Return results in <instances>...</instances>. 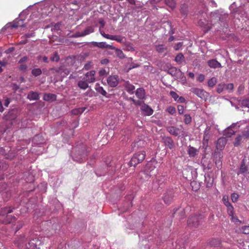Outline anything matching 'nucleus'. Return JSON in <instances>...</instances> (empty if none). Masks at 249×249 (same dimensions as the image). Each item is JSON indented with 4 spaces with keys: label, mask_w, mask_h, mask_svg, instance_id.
Returning a JSON list of instances; mask_svg holds the SVG:
<instances>
[{
    "label": "nucleus",
    "mask_w": 249,
    "mask_h": 249,
    "mask_svg": "<svg viewBox=\"0 0 249 249\" xmlns=\"http://www.w3.org/2000/svg\"><path fill=\"white\" fill-rule=\"evenodd\" d=\"M170 95L176 101L178 100L179 97V96L178 95V94L174 91H171L170 92Z\"/></svg>",
    "instance_id": "48"
},
{
    "label": "nucleus",
    "mask_w": 249,
    "mask_h": 249,
    "mask_svg": "<svg viewBox=\"0 0 249 249\" xmlns=\"http://www.w3.org/2000/svg\"><path fill=\"white\" fill-rule=\"evenodd\" d=\"M210 139V128H207L204 132L203 141L204 142H208Z\"/></svg>",
    "instance_id": "26"
},
{
    "label": "nucleus",
    "mask_w": 249,
    "mask_h": 249,
    "mask_svg": "<svg viewBox=\"0 0 249 249\" xmlns=\"http://www.w3.org/2000/svg\"><path fill=\"white\" fill-rule=\"evenodd\" d=\"M99 24H101V26L100 27H101V29L103 28L104 27L105 25V21L104 20V19L103 18H100L99 19Z\"/></svg>",
    "instance_id": "63"
},
{
    "label": "nucleus",
    "mask_w": 249,
    "mask_h": 249,
    "mask_svg": "<svg viewBox=\"0 0 249 249\" xmlns=\"http://www.w3.org/2000/svg\"><path fill=\"white\" fill-rule=\"evenodd\" d=\"M94 32V28L92 26H88L86 29L82 32L83 35L86 36L88 35H89L90 33H92Z\"/></svg>",
    "instance_id": "33"
},
{
    "label": "nucleus",
    "mask_w": 249,
    "mask_h": 249,
    "mask_svg": "<svg viewBox=\"0 0 249 249\" xmlns=\"http://www.w3.org/2000/svg\"><path fill=\"white\" fill-rule=\"evenodd\" d=\"M236 126V124H232L231 126L224 130V135L226 137H231L232 135H234L236 132V130L234 129Z\"/></svg>",
    "instance_id": "9"
},
{
    "label": "nucleus",
    "mask_w": 249,
    "mask_h": 249,
    "mask_svg": "<svg viewBox=\"0 0 249 249\" xmlns=\"http://www.w3.org/2000/svg\"><path fill=\"white\" fill-rule=\"evenodd\" d=\"M92 44L95 46L99 48L104 49V48H108L110 49H115V47L112 45H108L106 44L105 42H92Z\"/></svg>",
    "instance_id": "10"
},
{
    "label": "nucleus",
    "mask_w": 249,
    "mask_h": 249,
    "mask_svg": "<svg viewBox=\"0 0 249 249\" xmlns=\"http://www.w3.org/2000/svg\"><path fill=\"white\" fill-rule=\"evenodd\" d=\"M187 7L185 5H183L180 8V12L184 16H186L187 15Z\"/></svg>",
    "instance_id": "51"
},
{
    "label": "nucleus",
    "mask_w": 249,
    "mask_h": 249,
    "mask_svg": "<svg viewBox=\"0 0 249 249\" xmlns=\"http://www.w3.org/2000/svg\"><path fill=\"white\" fill-rule=\"evenodd\" d=\"M242 230L244 234H249V226H245L242 227Z\"/></svg>",
    "instance_id": "52"
},
{
    "label": "nucleus",
    "mask_w": 249,
    "mask_h": 249,
    "mask_svg": "<svg viewBox=\"0 0 249 249\" xmlns=\"http://www.w3.org/2000/svg\"><path fill=\"white\" fill-rule=\"evenodd\" d=\"M146 152L144 151H139L135 153L130 160V166L135 167L138 164L141 163L145 159Z\"/></svg>",
    "instance_id": "2"
},
{
    "label": "nucleus",
    "mask_w": 249,
    "mask_h": 249,
    "mask_svg": "<svg viewBox=\"0 0 249 249\" xmlns=\"http://www.w3.org/2000/svg\"><path fill=\"white\" fill-rule=\"evenodd\" d=\"M43 100L46 101L52 102L56 100V95L53 93H45L43 96Z\"/></svg>",
    "instance_id": "15"
},
{
    "label": "nucleus",
    "mask_w": 249,
    "mask_h": 249,
    "mask_svg": "<svg viewBox=\"0 0 249 249\" xmlns=\"http://www.w3.org/2000/svg\"><path fill=\"white\" fill-rule=\"evenodd\" d=\"M239 198V195L235 193L231 194V199L233 202H236Z\"/></svg>",
    "instance_id": "46"
},
{
    "label": "nucleus",
    "mask_w": 249,
    "mask_h": 249,
    "mask_svg": "<svg viewBox=\"0 0 249 249\" xmlns=\"http://www.w3.org/2000/svg\"><path fill=\"white\" fill-rule=\"evenodd\" d=\"M225 89H226L228 90H229L230 91L232 90V89H233V84L232 83H229L226 85Z\"/></svg>",
    "instance_id": "57"
},
{
    "label": "nucleus",
    "mask_w": 249,
    "mask_h": 249,
    "mask_svg": "<svg viewBox=\"0 0 249 249\" xmlns=\"http://www.w3.org/2000/svg\"><path fill=\"white\" fill-rule=\"evenodd\" d=\"M207 63L208 66L211 68L216 69L222 67L221 64L216 59H211Z\"/></svg>",
    "instance_id": "14"
},
{
    "label": "nucleus",
    "mask_w": 249,
    "mask_h": 249,
    "mask_svg": "<svg viewBox=\"0 0 249 249\" xmlns=\"http://www.w3.org/2000/svg\"><path fill=\"white\" fill-rule=\"evenodd\" d=\"M139 66V65L134 63H132L130 65V67L128 68V71H129L132 69L137 68Z\"/></svg>",
    "instance_id": "61"
},
{
    "label": "nucleus",
    "mask_w": 249,
    "mask_h": 249,
    "mask_svg": "<svg viewBox=\"0 0 249 249\" xmlns=\"http://www.w3.org/2000/svg\"><path fill=\"white\" fill-rule=\"evenodd\" d=\"M172 199L173 196L171 194H167L165 195V196H163V200L165 203L166 204H170L171 203Z\"/></svg>",
    "instance_id": "25"
},
{
    "label": "nucleus",
    "mask_w": 249,
    "mask_h": 249,
    "mask_svg": "<svg viewBox=\"0 0 249 249\" xmlns=\"http://www.w3.org/2000/svg\"><path fill=\"white\" fill-rule=\"evenodd\" d=\"M24 224L23 221H18L17 223V227H16L17 231L20 230L23 226Z\"/></svg>",
    "instance_id": "53"
},
{
    "label": "nucleus",
    "mask_w": 249,
    "mask_h": 249,
    "mask_svg": "<svg viewBox=\"0 0 249 249\" xmlns=\"http://www.w3.org/2000/svg\"><path fill=\"white\" fill-rule=\"evenodd\" d=\"M191 91L202 99H205L207 96V92L201 89L196 88H192Z\"/></svg>",
    "instance_id": "5"
},
{
    "label": "nucleus",
    "mask_w": 249,
    "mask_h": 249,
    "mask_svg": "<svg viewBox=\"0 0 249 249\" xmlns=\"http://www.w3.org/2000/svg\"><path fill=\"white\" fill-rule=\"evenodd\" d=\"M204 218V215L201 214L192 215L188 218V225L190 227L196 228L202 223Z\"/></svg>",
    "instance_id": "3"
},
{
    "label": "nucleus",
    "mask_w": 249,
    "mask_h": 249,
    "mask_svg": "<svg viewBox=\"0 0 249 249\" xmlns=\"http://www.w3.org/2000/svg\"><path fill=\"white\" fill-rule=\"evenodd\" d=\"M119 78L117 75H112L108 76L107 83L111 87H116L119 84Z\"/></svg>",
    "instance_id": "6"
},
{
    "label": "nucleus",
    "mask_w": 249,
    "mask_h": 249,
    "mask_svg": "<svg viewBox=\"0 0 249 249\" xmlns=\"http://www.w3.org/2000/svg\"><path fill=\"white\" fill-rule=\"evenodd\" d=\"M25 240V237H22L20 239H19L18 240L16 241V244H18V246L19 247L20 246V245L23 243Z\"/></svg>",
    "instance_id": "56"
},
{
    "label": "nucleus",
    "mask_w": 249,
    "mask_h": 249,
    "mask_svg": "<svg viewBox=\"0 0 249 249\" xmlns=\"http://www.w3.org/2000/svg\"><path fill=\"white\" fill-rule=\"evenodd\" d=\"M129 100H131L132 101L133 103L137 106H140L141 105L142 102L139 100H136L134 98L130 97L129 99Z\"/></svg>",
    "instance_id": "50"
},
{
    "label": "nucleus",
    "mask_w": 249,
    "mask_h": 249,
    "mask_svg": "<svg viewBox=\"0 0 249 249\" xmlns=\"http://www.w3.org/2000/svg\"><path fill=\"white\" fill-rule=\"evenodd\" d=\"M14 208L12 207H5L0 210V216L7 215L13 212Z\"/></svg>",
    "instance_id": "17"
},
{
    "label": "nucleus",
    "mask_w": 249,
    "mask_h": 249,
    "mask_svg": "<svg viewBox=\"0 0 249 249\" xmlns=\"http://www.w3.org/2000/svg\"><path fill=\"white\" fill-rule=\"evenodd\" d=\"M86 109V107H82L74 109L72 110V113L74 115H78L82 114Z\"/></svg>",
    "instance_id": "31"
},
{
    "label": "nucleus",
    "mask_w": 249,
    "mask_h": 249,
    "mask_svg": "<svg viewBox=\"0 0 249 249\" xmlns=\"http://www.w3.org/2000/svg\"><path fill=\"white\" fill-rule=\"evenodd\" d=\"M209 244L210 246L214 247H219L221 244L220 241L218 239H212L210 242Z\"/></svg>",
    "instance_id": "27"
},
{
    "label": "nucleus",
    "mask_w": 249,
    "mask_h": 249,
    "mask_svg": "<svg viewBox=\"0 0 249 249\" xmlns=\"http://www.w3.org/2000/svg\"><path fill=\"white\" fill-rule=\"evenodd\" d=\"M27 69V66L26 64H21L19 67V70L21 71H25Z\"/></svg>",
    "instance_id": "59"
},
{
    "label": "nucleus",
    "mask_w": 249,
    "mask_h": 249,
    "mask_svg": "<svg viewBox=\"0 0 249 249\" xmlns=\"http://www.w3.org/2000/svg\"><path fill=\"white\" fill-rule=\"evenodd\" d=\"M184 122L186 124H190L192 122V117L189 114H186L184 115Z\"/></svg>",
    "instance_id": "39"
},
{
    "label": "nucleus",
    "mask_w": 249,
    "mask_h": 249,
    "mask_svg": "<svg viewBox=\"0 0 249 249\" xmlns=\"http://www.w3.org/2000/svg\"><path fill=\"white\" fill-rule=\"evenodd\" d=\"M166 111L171 115H174L176 113V108L172 106L168 107L166 109Z\"/></svg>",
    "instance_id": "43"
},
{
    "label": "nucleus",
    "mask_w": 249,
    "mask_h": 249,
    "mask_svg": "<svg viewBox=\"0 0 249 249\" xmlns=\"http://www.w3.org/2000/svg\"><path fill=\"white\" fill-rule=\"evenodd\" d=\"M178 110L179 114H183L184 113V106L182 105L178 106Z\"/></svg>",
    "instance_id": "54"
},
{
    "label": "nucleus",
    "mask_w": 249,
    "mask_h": 249,
    "mask_svg": "<svg viewBox=\"0 0 249 249\" xmlns=\"http://www.w3.org/2000/svg\"><path fill=\"white\" fill-rule=\"evenodd\" d=\"M96 90L98 92L101 94L102 95L106 96L107 95V92L102 87H99L96 89Z\"/></svg>",
    "instance_id": "45"
},
{
    "label": "nucleus",
    "mask_w": 249,
    "mask_h": 249,
    "mask_svg": "<svg viewBox=\"0 0 249 249\" xmlns=\"http://www.w3.org/2000/svg\"><path fill=\"white\" fill-rule=\"evenodd\" d=\"M59 56L58 54V53L56 52H54L53 54V55L50 57V60L52 61L58 62L59 61Z\"/></svg>",
    "instance_id": "41"
},
{
    "label": "nucleus",
    "mask_w": 249,
    "mask_h": 249,
    "mask_svg": "<svg viewBox=\"0 0 249 249\" xmlns=\"http://www.w3.org/2000/svg\"><path fill=\"white\" fill-rule=\"evenodd\" d=\"M164 144L170 149L174 147V142L173 139L170 137H166L163 138Z\"/></svg>",
    "instance_id": "11"
},
{
    "label": "nucleus",
    "mask_w": 249,
    "mask_h": 249,
    "mask_svg": "<svg viewBox=\"0 0 249 249\" xmlns=\"http://www.w3.org/2000/svg\"><path fill=\"white\" fill-rule=\"evenodd\" d=\"M141 110L144 112L146 115L150 116L153 113V109L148 105L143 104L141 107Z\"/></svg>",
    "instance_id": "19"
},
{
    "label": "nucleus",
    "mask_w": 249,
    "mask_h": 249,
    "mask_svg": "<svg viewBox=\"0 0 249 249\" xmlns=\"http://www.w3.org/2000/svg\"><path fill=\"white\" fill-rule=\"evenodd\" d=\"M101 29V27H100L99 28V31H100V33L101 35L103 36H104L105 38L109 39V37H110V35H109L108 34H105V33L103 31H102Z\"/></svg>",
    "instance_id": "55"
},
{
    "label": "nucleus",
    "mask_w": 249,
    "mask_h": 249,
    "mask_svg": "<svg viewBox=\"0 0 249 249\" xmlns=\"http://www.w3.org/2000/svg\"><path fill=\"white\" fill-rule=\"evenodd\" d=\"M240 104L243 107L249 108V97L243 99L241 101Z\"/></svg>",
    "instance_id": "36"
},
{
    "label": "nucleus",
    "mask_w": 249,
    "mask_h": 249,
    "mask_svg": "<svg viewBox=\"0 0 249 249\" xmlns=\"http://www.w3.org/2000/svg\"><path fill=\"white\" fill-rule=\"evenodd\" d=\"M248 171V167L246 165V160L245 159H243L241 163V165L240 166L239 170L237 172V175L239 174H243L244 173H247Z\"/></svg>",
    "instance_id": "12"
},
{
    "label": "nucleus",
    "mask_w": 249,
    "mask_h": 249,
    "mask_svg": "<svg viewBox=\"0 0 249 249\" xmlns=\"http://www.w3.org/2000/svg\"><path fill=\"white\" fill-rule=\"evenodd\" d=\"M83 80L88 83H92L95 81V71H90L87 72L84 76Z\"/></svg>",
    "instance_id": "7"
},
{
    "label": "nucleus",
    "mask_w": 249,
    "mask_h": 249,
    "mask_svg": "<svg viewBox=\"0 0 249 249\" xmlns=\"http://www.w3.org/2000/svg\"><path fill=\"white\" fill-rule=\"evenodd\" d=\"M99 75L101 77L106 76L108 73V71H107L106 70L102 69L99 71Z\"/></svg>",
    "instance_id": "44"
},
{
    "label": "nucleus",
    "mask_w": 249,
    "mask_h": 249,
    "mask_svg": "<svg viewBox=\"0 0 249 249\" xmlns=\"http://www.w3.org/2000/svg\"><path fill=\"white\" fill-rule=\"evenodd\" d=\"M31 73L33 75L36 77L42 74V71L39 68H35L32 70Z\"/></svg>",
    "instance_id": "32"
},
{
    "label": "nucleus",
    "mask_w": 249,
    "mask_h": 249,
    "mask_svg": "<svg viewBox=\"0 0 249 249\" xmlns=\"http://www.w3.org/2000/svg\"><path fill=\"white\" fill-rule=\"evenodd\" d=\"M181 127L182 126H181ZM167 130L170 134L175 136H179L180 134H182V133L183 132L182 127H181V128H179L174 126L168 127L167 128Z\"/></svg>",
    "instance_id": "8"
},
{
    "label": "nucleus",
    "mask_w": 249,
    "mask_h": 249,
    "mask_svg": "<svg viewBox=\"0 0 249 249\" xmlns=\"http://www.w3.org/2000/svg\"><path fill=\"white\" fill-rule=\"evenodd\" d=\"M185 57L182 53L177 54L175 58V61L178 63H181L184 60Z\"/></svg>",
    "instance_id": "29"
},
{
    "label": "nucleus",
    "mask_w": 249,
    "mask_h": 249,
    "mask_svg": "<svg viewBox=\"0 0 249 249\" xmlns=\"http://www.w3.org/2000/svg\"><path fill=\"white\" fill-rule=\"evenodd\" d=\"M178 70L176 67H172L168 71V73L172 76H176Z\"/></svg>",
    "instance_id": "34"
},
{
    "label": "nucleus",
    "mask_w": 249,
    "mask_h": 249,
    "mask_svg": "<svg viewBox=\"0 0 249 249\" xmlns=\"http://www.w3.org/2000/svg\"><path fill=\"white\" fill-rule=\"evenodd\" d=\"M182 45H183L182 42H178L175 46L174 49L176 51L178 50Z\"/></svg>",
    "instance_id": "64"
},
{
    "label": "nucleus",
    "mask_w": 249,
    "mask_h": 249,
    "mask_svg": "<svg viewBox=\"0 0 249 249\" xmlns=\"http://www.w3.org/2000/svg\"><path fill=\"white\" fill-rule=\"evenodd\" d=\"M156 51L160 53H161L166 51L167 50V47L163 44L157 45L155 46Z\"/></svg>",
    "instance_id": "24"
},
{
    "label": "nucleus",
    "mask_w": 249,
    "mask_h": 249,
    "mask_svg": "<svg viewBox=\"0 0 249 249\" xmlns=\"http://www.w3.org/2000/svg\"><path fill=\"white\" fill-rule=\"evenodd\" d=\"M73 65L72 61L71 63L68 62V60H67L65 64L61 66L59 68H52L51 71H53V73H58L63 77H66L68 75L71 70V67Z\"/></svg>",
    "instance_id": "1"
},
{
    "label": "nucleus",
    "mask_w": 249,
    "mask_h": 249,
    "mask_svg": "<svg viewBox=\"0 0 249 249\" xmlns=\"http://www.w3.org/2000/svg\"><path fill=\"white\" fill-rule=\"evenodd\" d=\"M222 201L225 206L229 205L231 204L229 201V197L227 196H223Z\"/></svg>",
    "instance_id": "47"
},
{
    "label": "nucleus",
    "mask_w": 249,
    "mask_h": 249,
    "mask_svg": "<svg viewBox=\"0 0 249 249\" xmlns=\"http://www.w3.org/2000/svg\"><path fill=\"white\" fill-rule=\"evenodd\" d=\"M226 143L227 140L225 138H220L217 141L216 148L218 150H222L224 148Z\"/></svg>",
    "instance_id": "13"
},
{
    "label": "nucleus",
    "mask_w": 249,
    "mask_h": 249,
    "mask_svg": "<svg viewBox=\"0 0 249 249\" xmlns=\"http://www.w3.org/2000/svg\"><path fill=\"white\" fill-rule=\"evenodd\" d=\"M28 59V58L26 56H24L20 58V59L18 61V63H22L24 62H26Z\"/></svg>",
    "instance_id": "62"
},
{
    "label": "nucleus",
    "mask_w": 249,
    "mask_h": 249,
    "mask_svg": "<svg viewBox=\"0 0 249 249\" xmlns=\"http://www.w3.org/2000/svg\"><path fill=\"white\" fill-rule=\"evenodd\" d=\"M165 3L172 9H174L176 7V3L174 0H165Z\"/></svg>",
    "instance_id": "30"
},
{
    "label": "nucleus",
    "mask_w": 249,
    "mask_h": 249,
    "mask_svg": "<svg viewBox=\"0 0 249 249\" xmlns=\"http://www.w3.org/2000/svg\"><path fill=\"white\" fill-rule=\"evenodd\" d=\"M124 87L125 90L130 94H133L134 92L135 87L129 81L125 82Z\"/></svg>",
    "instance_id": "16"
},
{
    "label": "nucleus",
    "mask_w": 249,
    "mask_h": 249,
    "mask_svg": "<svg viewBox=\"0 0 249 249\" xmlns=\"http://www.w3.org/2000/svg\"><path fill=\"white\" fill-rule=\"evenodd\" d=\"M77 86L80 89H86L89 87L88 83L83 79L78 81Z\"/></svg>",
    "instance_id": "23"
},
{
    "label": "nucleus",
    "mask_w": 249,
    "mask_h": 249,
    "mask_svg": "<svg viewBox=\"0 0 249 249\" xmlns=\"http://www.w3.org/2000/svg\"><path fill=\"white\" fill-rule=\"evenodd\" d=\"M115 50L116 52V53L117 55L120 58H123L125 57L124 53L123 51L119 49H117L115 47V49H113Z\"/></svg>",
    "instance_id": "38"
},
{
    "label": "nucleus",
    "mask_w": 249,
    "mask_h": 249,
    "mask_svg": "<svg viewBox=\"0 0 249 249\" xmlns=\"http://www.w3.org/2000/svg\"><path fill=\"white\" fill-rule=\"evenodd\" d=\"M242 140V137L241 135H238L235 139L233 144L235 146H239L241 143Z\"/></svg>",
    "instance_id": "40"
},
{
    "label": "nucleus",
    "mask_w": 249,
    "mask_h": 249,
    "mask_svg": "<svg viewBox=\"0 0 249 249\" xmlns=\"http://www.w3.org/2000/svg\"><path fill=\"white\" fill-rule=\"evenodd\" d=\"M187 152L190 157H194L198 151L195 147L189 146Z\"/></svg>",
    "instance_id": "22"
},
{
    "label": "nucleus",
    "mask_w": 249,
    "mask_h": 249,
    "mask_svg": "<svg viewBox=\"0 0 249 249\" xmlns=\"http://www.w3.org/2000/svg\"><path fill=\"white\" fill-rule=\"evenodd\" d=\"M136 96L140 99H143L145 98V91L143 88L138 89L135 92Z\"/></svg>",
    "instance_id": "20"
},
{
    "label": "nucleus",
    "mask_w": 249,
    "mask_h": 249,
    "mask_svg": "<svg viewBox=\"0 0 249 249\" xmlns=\"http://www.w3.org/2000/svg\"><path fill=\"white\" fill-rule=\"evenodd\" d=\"M42 238H34L26 244L25 249H41L43 244Z\"/></svg>",
    "instance_id": "4"
},
{
    "label": "nucleus",
    "mask_w": 249,
    "mask_h": 249,
    "mask_svg": "<svg viewBox=\"0 0 249 249\" xmlns=\"http://www.w3.org/2000/svg\"><path fill=\"white\" fill-rule=\"evenodd\" d=\"M123 37L121 36H113L110 35V37H109V39L112 40H115L117 41L118 42L122 43L123 41Z\"/></svg>",
    "instance_id": "28"
},
{
    "label": "nucleus",
    "mask_w": 249,
    "mask_h": 249,
    "mask_svg": "<svg viewBox=\"0 0 249 249\" xmlns=\"http://www.w3.org/2000/svg\"><path fill=\"white\" fill-rule=\"evenodd\" d=\"M204 79L205 76L203 74H200L197 77V80L200 82H203L204 80Z\"/></svg>",
    "instance_id": "60"
},
{
    "label": "nucleus",
    "mask_w": 249,
    "mask_h": 249,
    "mask_svg": "<svg viewBox=\"0 0 249 249\" xmlns=\"http://www.w3.org/2000/svg\"><path fill=\"white\" fill-rule=\"evenodd\" d=\"M2 197L4 198L5 196V198H4L5 200H7L11 196V193L10 192H4L2 194Z\"/></svg>",
    "instance_id": "49"
},
{
    "label": "nucleus",
    "mask_w": 249,
    "mask_h": 249,
    "mask_svg": "<svg viewBox=\"0 0 249 249\" xmlns=\"http://www.w3.org/2000/svg\"><path fill=\"white\" fill-rule=\"evenodd\" d=\"M35 36V33L34 32H32V33H30L26 34L23 37H24V38H30L31 37Z\"/></svg>",
    "instance_id": "58"
},
{
    "label": "nucleus",
    "mask_w": 249,
    "mask_h": 249,
    "mask_svg": "<svg viewBox=\"0 0 249 249\" xmlns=\"http://www.w3.org/2000/svg\"><path fill=\"white\" fill-rule=\"evenodd\" d=\"M226 84H220L218 85L216 91L218 93H221L225 89Z\"/></svg>",
    "instance_id": "42"
},
{
    "label": "nucleus",
    "mask_w": 249,
    "mask_h": 249,
    "mask_svg": "<svg viewBox=\"0 0 249 249\" xmlns=\"http://www.w3.org/2000/svg\"><path fill=\"white\" fill-rule=\"evenodd\" d=\"M217 83V79L213 77L210 80H209L208 82V85L210 87H213Z\"/></svg>",
    "instance_id": "35"
},
{
    "label": "nucleus",
    "mask_w": 249,
    "mask_h": 249,
    "mask_svg": "<svg viewBox=\"0 0 249 249\" xmlns=\"http://www.w3.org/2000/svg\"><path fill=\"white\" fill-rule=\"evenodd\" d=\"M16 219L14 216L6 215L5 218L2 220V223L5 224H9L12 221H16Z\"/></svg>",
    "instance_id": "21"
},
{
    "label": "nucleus",
    "mask_w": 249,
    "mask_h": 249,
    "mask_svg": "<svg viewBox=\"0 0 249 249\" xmlns=\"http://www.w3.org/2000/svg\"><path fill=\"white\" fill-rule=\"evenodd\" d=\"M27 98L29 100H37L39 99V94L37 92L31 91L27 95Z\"/></svg>",
    "instance_id": "18"
},
{
    "label": "nucleus",
    "mask_w": 249,
    "mask_h": 249,
    "mask_svg": "<svg viewBox=\"0 0 249 249\" xmlns=\"http://www.w3.org/2000/svg\"><path fill=\"white\" fill-rule=\"evenodd\" d=\"M227 208V211L230 216H232L234 214L233 207L230 204L229 205L226 206Z\"/></svg>",
    "instance_id": "37"
}]
</instances>
